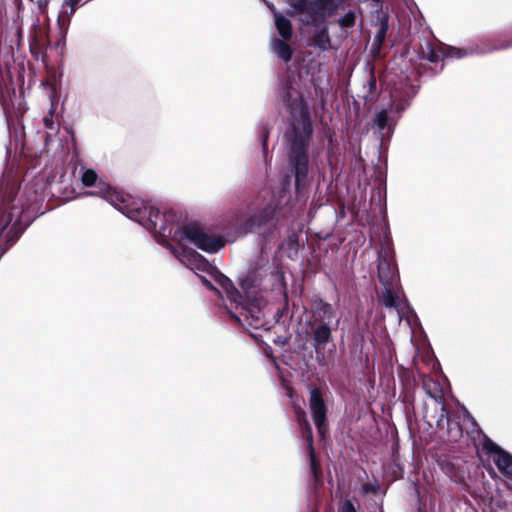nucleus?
I'll return each mask as SVG.
<instances>
[{"instance_id":"nucleus-2","label":"nucleus","mask_w":512,"mask_h":512,"mask_svg":"<svg viewBox=\"0 0 512 512\" xmlns=\"http://www.w3.org/2000/svg\"><path fill=\"white\" fill-rule=\"evenodd\" d=\"M284 101L290 110L291 123L285 133L287 140L286 166L283 171L279 200L252 214L237 212L233 215L230 226L239 235H246L266 225L275 227V211L281 207L282 202L288 203L291 181H294L297 198L304 197L313 182L314 167L309 154L313 130L307 105L301 95L292 88L285 91Z\"/></svg>"},{"instance_id":"nucleus-19","label":"nucleus","mask_w":512,"mask_h":512,"mask_svg":"<svg viewBox=\"0 0 512 512\" xmlns=\"http://www.w3.org/2000/svg\"><path fill=\"white\" fill-rule=\"evenodd\" d=\"M43 123H44L45 127L51 131H54L56 129L55 123L53 120V106L49 110L48 115L43 118Z\"/></svg>"},{"instance_id":"nucleus-24","label":"nucleus","mask_w":512,"mask_h":512,"mask_svg":"<svg viewBox=\"0 0 512 512\" xmlns=\"http://www.w3.org/2000/svg\"><path fill=\"white\" fill-rule=\"evenodd\" d=\"M66 4H70L71 5V13H74V7H73L74 0H69V1L66 2Z\"/></svg>"},{"instance_id":"nucleus-16","label":"nucleus","mask_w":512,"mask_h":512,"mask_svg":"<svg viewBox=\"0 0 512 512\" xmlns=\"http://www.w3.org/2000/svg\"><path fill=\"white\" fill-rule=\"evenodd\" d=\"M398 285L383 286V292L381 294V301L384 306L388 308H398L400 305V299L396 294Z\"/></svg>"},{"instance_id":"nucleus-3","label":"nucleus","mask_w":512,"mask_h":512,"mask_svg":"<svg viewBox=\"0 0 512 512\" xmlns=\"http://www.w3.org/2000/svg\"><path fill=\"white\" fill-rule=\"evenodd\" d=\"M415 93L414 88L407 83H400L390 91L388 106L377 111L374 116L376 133L381 142L390 140L395 126L411 105Z\"/></svg>"},{"instance_id":"nucleus-26","label":"nucleus","mask_w":512,"mask_h":512,"mask_svg":"<svg viewBox=\"0 0 512 512\" xmlns=\"http://www.w3.org/2000/svg\"><path fill=\"white\" fill-rule=\"evenodd\" d=\"M26 190H27V192H28V191H30V190H31V187L27 186V187H26Z\"/></svg>"},{"instance_id":"nucleus-10","label":"nucleus","mask_w":512,"mask_h":512,"mask_svg":"<svg viewBox=\"0 0 512 512\" xmlns=\"http://www.w3.org/2000/svg\"><path fill=\"white\" fill-rule=\"evenodd\" d=\"M309 408L314 424L320 436H324L328 428L327 407L324 402L322 393L318 388H313L310 390Z\"/></svg>"},{"instance_id":"nucleus-9","label":"nucleus","mask_w":512,"mask_h":512,"mask_svg":"<svg viewBox=\"0 0 512 512\" xmlns=\"http://www.w3.org/2000/svg\"><path fill=\"white\" fill-rule=\"evenodd\" d=\"M482 448L507 481L512 475V455L487 437L482 442Z\"/></svg>"},{"instance_id":"nucleus-5","label":"nucleus","mask_w":512,"mask_h":512,"mask_svg":"<svg viewBox=\"0 0 512 512\" xmlns=\"http://www.w3.org/2000/svg\"><path fill=\"white\" fill-rule=\"evenodd\" d=\"M512 47V38L509 40L501 41L499 44L487 45L484 48H456V47H445L443 49L437 48L433 43L428 40L423 41L419 47V55L422 59H425L431 63H438L443 59L444 56L460 59L467 55L472 54H486L497 50L508 49Z\"/></svg>"},{"instance_id":"nucleus-4","label":"nucleus","mask_w":512,"mask_h":512,"mask_svg":"<svg viewBox=\"0 0 512 512\" xmlns=\"http://www.w3.org/2000/svg\"><path fill=\"white\" fill-rule=\"evenodd\" d=\"M290 14L301 23L319 27L333 16L346 0H285Z\"/></svg>"},{"instance_id":"nucleus-12","label":"nucleus","mask_w":512,"mask_h":512,"mask_svg":"<svg viewBox=\"0 0 512 512\" xmlns=\"http://www.w3.org/2000/svg\"><path fill=\"white\" fill-rule=\"evenodd\" d=\"M297 420H298V423H299V425L301 427L303 435L307 439L308 448H309V454H310V466H311L312 472L316 476V474H317V463H316V459H315V455H314V449H313L312 429H311V426H310L309 422L307 421L306 413L303 410H300L298 412Z\"/></svg>"},{"instance_id":"nucleus-14","label":"nucleus","mask_w":512,"mask_h":512,"mask_svg":"<svg viewBox=\"0 0 512 512\" xmlns=\"http://www.w3.org/2000/svg\"><path fill=\"white\" fill-rule=\"evenodd\" d=\"M311 45L322 52L331 48V39L327 27H322L312 33Z\"/></svg>"},{"instance_id":"nucleus-20","label":"nucleus","mask_w":512,"mask_h":512,"mask_svg":"<svg viewBox=\"0 0 512 512\" xmlns=\"http://www.w3.org/2000/svg\"><path fill=\"white\" fill-rule=\"evenodd\" d=\"M268 137H269V130H268V128L265 125L261 126L260 140H261V144H262V148H263V152L264 153H266V150H267Z\"/></svg>"},{"instance_id":"nucleus-23","label":"nucleus","mask_w":512,"mask_h":512,"mask_svg":"<svg viewBox=\"0 0 512 512\" xmlns=\"http://www.w3.org/2000/svg\"><path fill=\"white\" fill-rule=\"evenodd\" d=\"M364 492H374V485L372 483H365L362 487Z\"/></svg>"},{"instance_id":"nucleus-1","label":"nucleus","mask_w":512,"mask_h":512,"mask_svg":"<svg viewBox=\"0 0 512 512\" xmlns=\"http://www.w3.org/2000/svg\"><path fill=\"white\" fill-rule=\"evenodd\" d=\"M81 182L85 187L96 186L86 196L101 197L129 219L149 231L157 242L167 247L187 268L194 271L202 283L226 298L239 314H232L239 323L242 321L254 329L265 328L266 302L263 298L262 274L258 270L248 272L241 278L242 296L231 280L212 266L201 254L189 248L193 245L207 253H215L224 247L221 237L208 233L197 223L180 226V217L172 210L161 213L148 202L111 187L98 178L93 169L81 168Z\"/></svg>"},{"instance_id":"nucleus-17","label":"nucleus","mask_w":512,"mask_h":512,"mask_svg":"<svg viewBox=\"0 0 512 512\" xmlns=\"http://www.w3.org/2000/svg\"><path fill=\"white\" fill-rule=\"evenodd\" d=\"M356 12L349 11L337 20V23L342 28H349L355 25Z\"/></svg>"},{"instance_id":"nucleus-21","label":"nucleus","mask_w":512,"mask_h":512,"mask_svg":"<svg viewBox=\"0 0 512 512\" xmlns=\"http://www.w3.org/2000/svg\"><path fill=\"white\" fill-rule=\"evenodd\" d=\"M340 512H357L350 500H345L340 508Z\"/></svg>"},{"instance_id":"nucleus-18","label":"nucleus","mask_w":512,"mask_h":512,"mask_svg":"<svg viewBox=\"0 0 512 512\" xmlns=\"http://www.w3.org/2000/svg\"><path fill=\"white\" fill-rule=\"evenodd\" d=\"M387 30H388L387 21H385V20L381 21L380 27H379L378 31L375 33V35H374V42L378 46H381L382 43L384 42Z\"/></svg>"},{"instance_id":"nucleus-15","label":"nucleus","mask_w":512,"mask_h":512,"mask_svg":"<svg viewBox=\"0 0 512 512\" xmlns=\"http://www.w3.org/2000/svg\"><path fill=\"white\" fill-rule=\"evenodd\" d=\"M271 51L278 58L283 60L284 62H289L292 58V50L290 46L283 40L273 38L270 43Z\"/></svg>"},{"instance_id":"nucleus-25","label":"nucleus","mask_w":512,"mask_h":512,"mask_svg":"<svg viewBox=\"0 0 512 512\" xmlns=\"http://www.w3.org/2000/svg\"><path fill=\"white\" fill-rule=\"evenodd\" d=\"M506 482H507L508 488L512 489V475Z\"/></svg>"},{"instance_id":"nucleus-7","label":"nucleus","mask_w":512,"mask_h":512,"mask_svg":"<svg viewBox=\"0 0 512 512\" xmlns=\"http://www.w3.org/2000/svg\"><path fill=\"white\" fill-rule=\"evenodd\" d=\"M378 278L382 286L398 285L399 277L390 242L381 245L378 251Z\"/></svg>"},{"instance_id":"nucleus-13","label":"nucleus","mask_w":512,"mask_h":512,"mask_svg":"<svg viewBox=\"0 0 512 512\" xmlns=\"http://www.w3.org/2000/svg\"><path fill=\"white\" fill-rule=\"evenodd\" d=\"M265 3L274 14L275 26L279 35L284 40L290 39L292 36V25L290 20L283 16L281 13H279L271 2L265 0Z\"/></svg>"},{"instance_id":"nucleus-8","label":"nucleus","mask_w":512,"mask_h":512,"mask_svg":"<svg viewBox=\"0 0 512 512\" xmlns=\"http://www.w3.org/2000/svg\"><path fill=\"white\" fill-rule=\"evenodd\" d=\"M339 323L340 318L336 319L333 325H326L324 323L310 324V341L320 365L325 363V346L332 340V332L337 329Z\"/></svg>"},{"instance_id":"nucleus-11","label":"nucleus","mask_w":512,"mask_h":512,"mask_svg":"<svg viewBox=\"0 0 512 512\" xmlns=\"http://www.w3.org/2000/svg\"><path fill=\"white\" fill-rule=\"evenodd\" d=\"M311 324L324 323L326 325H333V320L336 318L335 308L328 302L321 298H314L311 301Z\"/></svg>"},{"instance_id":"nucleus-6","label":"nucleus","mask_w":512,"mask_h":512,"mask_svg":"<svg viewBox=\"0 0 512 512\" xmlns=\"http://www.w3.org/2000/svg\"><path fill=\"white\" fill-rule=\"evenodd\" d=\"M423 389L426 394L433 399L437 404L440 405L441 415L437 419V428L439 430H446L447 435L454 441L461 436V429L459 424L451 419L449 414L446 412L445 405L443 403L444 392L440 384L431 378H426L423 381Z\"/></svg>"},{"instance_id":"nucleus-22","label":"nucleus","mask_w":512,"mask_h":512,"mask_svg":"<svg viewBox=\"0 0 512 512\" xmlns=\"http://www.w3.org/2000/svg\"><path fill=\"white\" fill-rule=\"evenodd\" d=\"M368 88L371 94L374 93V91L376 90V80L374 77H371L370 80L368 81Z\"/></svg>"}]
</instances>
